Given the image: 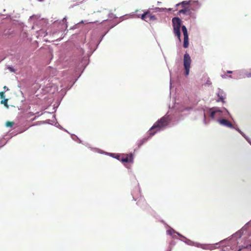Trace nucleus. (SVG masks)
Listing matches in <instances>:
<instances>
[{
	"instance_id": "f257e3e1",
	"label": "nucleus",
	"mask_w": 251,
	"mask_h": 251,
	"mask_svg": "<svg viewBox=\"0 0 251 251\" xmlns=\"http://www.w3.org/2000/svg\"><path fill=\"white\" fill-rule=\"evenodd\" d=\"M169 122V116L165 115L156 122L149 131V135L152 136L160 129L167 126Z\"/></svg>"
},
{
	"instance_id": "f03ea898",
	"label": "nucleus",
	"mask_w": 251,
	"mask_h": 251,
	"mask_svg": "<svg viewBox=\"0 0 251 251\" xmlns=\"http://www.w3.org/2000/svg\"><path fill=\"white\" fill-rule=\"evenodd\" d=\"M189 1H183L176 4L177 10H179V14L188 15L191 14V11L189 8Z\"/></svg>"
},
{
	"instance_id": "7ed1b4c3",
	"label": "nucleus",
	"mask_w": 251,
	"mask_h": 251,
	"mask_svg": "<svg viewBox=\"0 0 251 251\" xmlns=\"http://www.w3.org/2000/svg\"><path fill=\"white\" fill-rule=\"evenodd\" d=\"M174 34L177 37L180 41V28L181 25V21L178 17H175L172 19Z\"/></svg>"
},
{
	"instance_id": "20e7f679",
	"label": "nucleus",
	"mask_w": 251,
	"mask_h": 251,
	"mask_svg": "<svg viewBox=\"0 0 251 251\" xmlns=\"http://www.w3.org/2000/svg\"><path fill=\"white\" fill-rule=\"evenodd\" d=\"M191 59L188 53H185L183 57V65L185 70V75H188L189 74V70L191 67Z\"/></svg>"
},
{
	"instance_id": "39448f33",
	"label": "nucleus",
	"mask_w": 251,
	"mask_h": 251,
	"mask_svg": "<svg viewBox=\"0 0 251 251\" xmlns=\"http://www.w3.org/2000/svg\"><path fill=\"white\" fill-rule=\"evenodd\" d=\"M141 18L147 22L155 21L156 18L150 11H147L141 15Z\"/></svg>"
},
{
	"instance_id": "423d86ee",
	"label": "nucleus",
	"mask_w": 251,
	"mask_h": 251,
	"mask_svg": "<svg viewBox=\"0 0 251 251\" xmlns=\"http://www.w3.org/2000/svg\"><path fill=\"white\" fill-rule=\"evenodd\" d=\"M182 31L184 35V43H183V47L184 48H187L189 45L188 42V34L187 33V30L185 25H182Z\"/></svg>"
},
{
	"instance_id": "0eeeda50",
	"label": "nucleus",
	"mask_w": 251,
	"mask_h": 251,
	"mask_svg": "<svg viewBox=\"0 0 251 251\" xmlns=\"http://www.w3.org/2000/svg\"><path fill=\"white\" fill-rule=\"evenodd\" d=\"M119 159L123 162H130L133 160V155L132 154H123L120 157Z\"/></svg>"
},
{
	"instance_id": "6e6552de",
	"label": "nucleus",
	"mask_w": 251,
	"mask_h": 251,
	"mask_svg": "<svg viewBox=\"0 0 251 251\" xmlns=\"http://www.w3.org/2000/svg\"><path fill=\"white\" fill-rule=\"evenodd\" d=\"M219 122L220 124H221L223 126H226L227 127H229L231 128H233V126L232 124V123L226 119L220 120L219 121Z\"/></svg>"
},
{
	"instance_id": "1a4fd4ad",
	"label": "nucleus",
	"mask_w": 251,
	"mask_h": 251,
	"mask_svg": "<svg viewBox=\"0 0 251 251\" xmlns=\"http://www.w3.org/2000/svg\"><path fill=\"white\" fill-rule=\"evenodd\" d=\"M217 96L219 97V99L217 100V101H222L223 103H225V94L222 91H220Z\"/></svg>"
},
{
	"instance_id": "9d476101",
	"label": "nucleus",
	"mask_w": 251,
	"mask_h": 251,
	"mask_svg": "<svg viewBox=\"0 0 251 251\" xmlns=\"http://www.w3.org/2000/svg\"><path fill=\"white\" fill-rule=\"evenodd\" d=\"M213 109H211V110H212L211 113H210V117L212 118V119H214L215 118V114L216 113H221L222 111L220 110H212Z\"/></svg>"
},
{
	"instance_id": "9b49d317",
	"label": "nucleus",
	"mask_w": 251,
	"mask_h": 251,
	"mask_svg": "<svg viewBox=\"0 0 251 251\" xmlns=\"http://www.w3.org/2000/svg\"><path fill=\"white\" fill-rule=\"evenodd\" d=\"M8 99H4V100H2L1 101V103L3 104L7 108L8 107V105L7 104Z\"/></svg>"
},
{
	"instance_id": "f8f14e48",
	"label": "nucleus",
	"mask_w": 251,
	"mask_h": 251,
	"mask_svg": "<svg viewBox=\"0 0 251 251\" xmlns=\"http://www.w3.org/2000/svg\"><path fill=\"white\" fill-rule=\"evenodd\" d=\"M5 125L7 127H12L14 125V122L8 121L6 123Z\"/></svg>"
},
{
	"instance_id": "ddd939ff",
	"label": "nucleus",
	"mask_w": 251,
	"mask_h": 251,
	"mask_svg": "<svg viewBox=\"0 0 251 251\" xmlns=\"http://www.w3.org/2000/svg\"><path fill=\"white\" fill-rule=\"evenodd\" d=\"M4 92H0V97L1 99H4L5 97L4 96Z\"/></svg>"
},
{
	"instance_id": "4468645a",
	"label": "nucleus",
	"mask_w": 251,
	"mask_h": 251,
	"mask_svg": "<svg viewBox=\"0 0 251 251\" xmlns=\"http://www.w3.org/2000/svg\"><path fill=\"white\" fill-rule=\"evenodd\" d=\"M246 76L248 77H251V72L248 73L246 74Z\"/></svg>"
},
{
	"instance_id": "2eb2a0df",
	"label": "nucleus",
	"mask_w": 251,
	"mask_h": 251,
	"mask_svg": "<svg viewBox=\"0 0 251 251\" xmlns=\"http://www.w3.org/2000/svg\"><path fill=\"white\" fill-rule=\"evenodd\" d=\"M3 89L6 90V91L9 90V89L6 86L3 87Z\"/></svg>"
},
{
	"instance_id": "dca6fc26",
	"label": "nucleus",
	"mask_w": 251,
	"mask_h": 251,
	"mask_svg": "<svg viewBox=\"0 0 251 251\" xmlns=\"http://www.w3.org/2000/svg\"><path fill=\"white\" fill-rule=\"evenodd\" d=\"M222 77L223 78H226V75H222Z\"/></svg>"
},
{
	"instance_id": "f3484780",
	"label": "nucleus",
	"mask_w": 251,
	"mask_h": 251,
	"mask_svg": "<svg viewBox=\"0 0 251 251\" xmlns=\"http://www.w3.org/2000/svg\"><path fill=\"white\" fill-rule=\"evenodd\" d=\"M63 22H65L66 23V18H64L63 19Z\"/></svg>"
},
{
	"instance_id": "a211bd4d",
	"label": "nucleus",
	"mask_w": 251,
	"mask_h": 251,
	"mask_svg": "<svg viewBox=\"0 0 251 251\" xmlns=\"http://www.w3.org/2000/svg\"><path fill=\"white\" fill-rule=\"evenodd\" d=\"M227 73H228V74H231V73H232V71H228L227 72Z\"/></svg>"
},
{
	"instance_id": "6ab92c4d",
	"label": "nucleus",
	"mask_w": 251,
	"mask_h": 251,
	"mask_svg": "<svg viewBox=\"0 0 251 251\" xmlns=\"http://www.w3.org/2000/svg\"><path fill=\"white\" fill-rule=\"evenodd\" d=\"M65 27L66 28H67V24H65Z\"/></svg>"
},
{
	"instance_id": "aec40b11",
	"label": "nucleus",
	"mask_w": 251,
	"mask_h": 251,
	"mask_svg": "<svg viewBox=\"0 0 251 251\" xmlns=\"http://www.w3.org/2000/svg\"><path fill=\"white\" fill-rule=\"evenodd\" d=\"M146 140H147V139H144L143 142H145Z\"/></svg>"
},
{
	"instance_id": "412c9836",
	"label": "nucleus",
	"mask_w": 251,
	"mask_h": 251,
	"mask_svg": "<svg viewBox=\"0 0 251 251\" xmlns=\"http://www.w3.org/2000/svg\"><path fill=\"white\" fill-rule=\"evenodd\" d=\"M250 246L251 247V245H250Z\"/></svg>"
}]
</instances>
